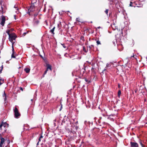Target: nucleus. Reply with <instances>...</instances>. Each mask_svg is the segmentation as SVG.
I'll list each match as a JSON object with an SVG mask.
<instances>
[{
	"label": "nucleus",
	"mask_w": 147,
	"mask_h": 147,
	"mask_svg": "<svg viewBox=\"0 0 147 147\" xmlns=\"http://www.w3.org/2000/svg\"><path fill=\"white\" fill-rule=\"evenodd\" d=\"M2 124H2L1 123V124L0 125V130H1L2 129V127H3Z\"/></svg>",
	"instance_id": "nucleus-28"
},
{
	"label": "nucleus",
	"mask_w": 147,
	"mask_h": 147,
	"mask_svg": "<svg viewBox=\"0 0 147 147\" xmlns=\"http://www.w3.org/2000/svg\"><path fill=\"white\" fill-rule=\"evenodd\" d=\"M61 107H60V108L59 109L60 111H61V109L62 108V104H61Z\"/></svg>",
	"instance_id": "nucleus-31"
},
{
	"label": "nucleus",
	"mask_w": 147,
	"mask_h": 147,
	"mask_svg": "<svg viewBox=\"0 0 147 147\" xmlns=\"http://www.w3.org/2000/svg\"><path fill=\"white\" fill-rule=\"evenodd\" d=\"M109 11L108 9H106L105 11V12L106 13V15L107 16L108 15V13Z\"/></svg>",
	"instance_id": "nucleus-18"
},
{
	"label": "nucleus",
	"mask_w": 147,
	"mask_h": 147,
	"mask_svg": "<svg viewBox=\"0 0 147 147\" xmlns=\"http://www.w3.org/2000/svg\"><path fill=\"white\" fill-rule=\"evenodd\" d=\"M2 70H1V69L0 70V73H1L2 72Z\"/></svg>",
	"instance_id": "nucleus-46"
},
{
	"label": "nucleus",
	"mask_w": 147,
	"mask_h": 147,
	"mask_svg": "<svg viewBox=\"0 0 147 147\" xmlns=\"http://www.w3.org/2000/svg\"><path fill=\"white\" fill-rule=\"evenodd\" d=\"M35 23L36 24H38V23H39V21H38V20H36V21H35Z\"/></svg>",
	"instance_id": "nucleus-32"
},
{
	"label": "nucleus",
	"mask_w": 147,
	"mask_h": 147,
	"mask_svg": "<svg viewBox=\"0 0 147 147\" xmlns=\"http://www.w3.org/2000/svg\"><path fill=\"white\" fill-rule=\"evenodd\" d=\"M83 51L85 53H87L88 51V49H87V50H86L84 46H83Z\"/></svg>",
	"instance_id": "nucleus-15"
},
{
	"label": "nucleus",
	"mask_w": 147,
	"mask_h": 147,
	"mask_svg": "<svg viewBox=\"0 0 147 147\" xmlns=\"http://www.w3.org/2000/svg\"><path fill=\"white\" fill-rule=\"evenodd\" d=\"M47 70H48V69H49L51 71V70H52L51 66L49 64H47Z\"/></svg>",
	"instance_id": "nucleus-9"
},
{
	"label": "nucleus",
	"mask_w": 147,
	"mask_h": 147,
	"mask_svg": "<svg viewBox=\"0 0 147 147\" xmlns=\"http://www.w3.org/2000/svg\"><path fill=\"white\" fill-rule=\"evenodd\" d=\"M137 90H135V92L136 93V92H137Z\"/></svg>",
	"instance_id": "nucleus-47"
},
{
	"label": "nucleus",
	"mask_w": 147,
	"mask_h": 147,
	"mask_svg": "<svg viewBox=\"0 0 147 147\" xmlns=\"http://www.w3.org/2000/svg\"><path fill=\"white\" fill-rule=\"evenodd\" d=\"M9 24H8V26H7V27H8V28H9Z\"/></svg>",
	"instance_id": "nucleus-43"
},
{
	"label": "nucleus",
	"mask_w": 147,
	"mask_h": 147,
	"mask_svg": "<svg viewBox=\"0 0 147 147\" xmlns=\"http://www.w3.org/2000/svg\"><path fill=\"white\" fill-rule=\"evenodd\" d=\"M109 1V0H108Z\"/></svg>",
	"instance_id": "nucleus-54"
},
{
	"label": "nucleus",
	"mask_w": 147,
	"mask_h": 147,
	"mask_svg": "<svg viewBox=\"0 0 147 147\" xmlns=\"http://www.w3.org/2000/svg\"><path fill=\"white\" fill-rule=\"evenodd\" d=\"M48 70H47V69H46V70L45 71L44 73L43 74V76H44V75L46 74Z\"/></svg>",
	"instance_id": "nucleus-26"
},
{
	"label": "nucleus",
	"mask_w": 147,
	"mask_h": 147,
	"mask_svg": "<svg viewBox=\"0 0 147 147\" xmlns=\"http://www.w3.org/2000/svg\"><path fill=\"white\" fill-rule=\"evenodd\" d=\"M2 137V135L1 134H0V138H1Z\"/></svg>",
	"instance_id": "nucleus-42"
},
{
	"label": "nucleus",
	"mask_w": 147,
	"mask_h": 147,
	"mask_svg": "<svg viewBox=\"0 0 147 147\" xmlns=\"http://www.w3.org/2000/svg\"><path fill=\"white\" fill-rule=\"evenodd\" d=\"M132 4L133 3L132 2H130L129 4V6L131 7H134V6L132 5Z\"/></svg>",
	"instance_id": "nucleus-25"
},
{
	"label": "nucleus",
	"mask_w": 147,
	"mask_h": 147,
	"mask_svg": "<svg viewBox=\"0 0 147 147\" xmlns=\"http://www.w3.org/2000/svg\"><path fill=\"white\" fill-rule=\"evenodd\" d=\"M142 146V147H145L144 145V144L142 146Z\"/></svg>",
	"instance_id": "nucleus-48"
},
{
	"label": "nucleus",
	"mask_w": 147,
	"mask_h": 147,
	"mask_svg": "<svg viewBox=\"0 0 147 147\" xmlns=\"http://www.w3.org/2000/svg\"><path fill=\"white\" fill-rule=\"evenodd\" d=\"M42 138V136H40V138H39V141H40V138Z\"/></svg>",
	"instance_id": "nucleus-39"
},
{
	"label": "nucleus",
	"mask_w": 147,
	"mask_h": 147,
	"mask_svg": "<svg viewBox=\"0 0 147 147\" xmlns=\"http://www.w3.org/2000/svg\"><path fill=\"white\" fill-rule=\"evenodd\" d=\"M4 81V80H2V82H1V81H0V85H1L3 83Z\"/></svg>",
	"instance_id": "nucleus-30"
},
{
	"label": "nucleus",
	"mask_w": 147,
	"mask_h": 147,
	"mask_svg": "<svg viewBox=\"0 0 147 147\" xmlns=\"http://www.w3.org/2000/svg\"><path fill=\"white\" fill-rule=\"evenodd\" d=\"M1 19L2 20L1 24L3 26H4V24L5 21V16H1Z\"/></svg>",
	"instance_id": "nucleus-4"
},
{
	"label": "nucleus",
	"mask_w": 147,
	"mask_h": 147,
	"mask_svg": "<svg viewBox=\"0 0 147 147\" xmlns=\"http://www.w3.org/2000/svg\"><path fill=\"white\" fill-rule=\"evenodd\" d=\"M142 146V147H145L144 145V144L142 146Z\"/></svg>",
	"instance_id": "nucleus-49"
},
{
	"label": "nucleus",
	"mask_w": 147,
	"mask_h": 147,
	"mask_svg": "<svg viewBox=\"0 0 147 147\" xmlns=\"http://www.w3.org/2000/svg\"><path fill=\"white\" fill-rule=\"evenodd\" d=\"M2 123L3 124V127H8L9 126V124L6 123V122H3V121L2 122Z\"/></svg>",
	"instance_id": "nucleus-7"
},
{
	"label": "nucleus",
	"mask_w": 147,
	"mask_h": 147,
	"mask_svg": "<svg viewBox=\"0 0 147 147\" xmlns=\"http://www.w3.org/2000/svg\"><path fill=\"white\" fill-rule=\"evenodd\" d=\"M28 33V32H24L23 33V34H22V36H24L26 34H27Z\"/></svg>",
	"instance_id": "nucleus-27"
},
{
	"label": "nucleus",
	"mask_w": 147,
	"mask_h": 147,
	"mask_svg": "<svg viewBox=\"0 0 147 147\" xmlns=\"http://www.w3.org/2000/svg\"><path fill=\"white\" fill-rule=\"evenodd\" d=\"M109 65V64H107L106 67H105V68L104 70H102V72H103V71H105V70H106L107 69V67H108Z\"/></svg>",
	"instance_id": "nucleus-16"
},
{
	"label": "nucleus",
	"mask_w": 147,
	"mask_h": 147,
	"mask_svg": "<svg viewBox=\"0 0 147 147\" xmlns=\"http://www.w3.org/2000/svg\"><path fill=\"white\" fill-rule=\"evenodd\" d=\"M24 70L26 73H28L30 71V69L28 68H26L24 69Z\"/></svg>",
	"instance_id": "nucleus-10"
},
{
	"label": "nucleus",
	"mask_w": 147,
	"mask_h": 147,
	"mask_svg": "<svg viewBox=\"0 0 147 147\" xmlns=\"http://www.w3.org/2000/svg\"><path fill=\"white\" fill-rule=\"evenodd\" d=\"M121 94V92L120 90H118V97H119Z\"/></svg>",
	"instance_id": "nucleus-14"
},
{
	"label": "nucleus",
	"mask_w": 147,
	"mask_h": 147,
	"mask_svg": "<svg viewBox=\"0 0 147 147\" xmlns=\"http://www.w3.org/2000/svg\"><path fill=\"white\" fill-rule=\"evenodd\" d=\"M130 144L131 147H138V144L136 142H131Z\"/></svg>",
	"instance_id": "nucleus-5"
},
{
	"label": "nucleus",
	"mask_w": 147,
	"mask_h": 147,
	"mask_svg": "<svg viewBox=\"0 0 147 147\" xmlns=\"http://www.w3.org/2000/svg\"><path fill=\"white\" fill-rule=\"evenodd\" d=\"M78 123V121H77L75 123V124H77Z\"/></svg>",
	"instance_id": "nucleus-44"
},
{
	"label": "nucleus",
	"mask_w": 147,
	"mask_h": 147,
	"mask_svg": "<svg viewBox=\"0 0 147 147\" xmlns=\"http://www.w3.org/2000/svg\"><path fill=\"white\" fill-rule=\"evenodd\" d=\"M4 34H5V35H6V34H5V33H4Z\"/></svg>",
	"instance_id": "nucleus-52"
},
{
	"label": "nucleus",
	"mask_w": 147,
	"mask_h": 147,
	"mask_svg": "<svg viewBox=\"0 0 147 147\" xmlns=\"http://www.w3.org/2000/svg\"><path fill=\"white\" fill-rule=\"evenodd\" d=\"M115 1V0H109V1H110V3L112 4Z\"/></svg>",
	"instance_id": "nucleus-17"
},
{
	"label": "nucleus",
	"mask_w": 147,
	"mask_h": 147,
	"mask_svg": "<svg viewBox=\"0 0 147 147\" xmlns=\"http://www.w3.org/2000/svg\"><path fill=\"white\" fill-rule=\"evenodd\" d=\"M38 14V12H37L34 14V16L36 17Z\"/></svg>",
	"instance_id": "nucleus-23"
},
{
	"label": "nucleus",
	"mask_w": 147,
	"mask_h": 147,
	"mask_svg": "<svg viewBox=\"0 0 147 147\" xmlns=\"http://www.w3.org/2000/svg\"><path fill=\"white\" fill-rule=\"evenodd\" d=\"M100 119H101L102 117H100Z\"/></svg>",
	"instance_id": "nucleus-51"
},
{
	"label": "nucleus",
	"mask_w": 147,
	"mask_h": 147,
	"mask_svg": "<svg viewBox=\"0 0 147 147\" xmlns=\"http://www.w3.org/2000/svg\"><path fill=\"white\" fill-rule=\"evenodd\" d=\"M55 27H54L52 29H51L50 31V32L52 33V34H55V33L54 32V31L55 30Z\"/></svg>",
	"instance_id": "nucleus-11"
},
{
	"label": "nucleus",
	"mask_w": 147,
	"mask_h": 147,
	"mask_svg": "<svg viewBox=\"0 0 147 147\" xmlns=\"http://www.w3.org/2000/svg\"><path fill=\"white\" fill-rule=\"evenodd\" d=\"M94 68L93 67H92V69H91V70H92V71L93 72H94Z\"/></svg>",
	"instance_id": "nucleus-34"
},
{
	"label": "nucleus",
	"mask_w": 147,
	"mask_h": 147,
	"mask_svg": "<svg viewBox=\"0 0 147 147\" xmlns=\"http://www.w3.org/2000/svg\"><path fill=\"white\" fill-rule=\"evenodd\" d=\"M84 79L85 80L87 83H89L90 82L86 78H84Z\"/></svg>",
	"instance_id": "nucleus-22"
},
{
	"label": "nucleus",
	"mask_w": 147,
	"mask_h": 147,
	"mask_svg": "<svg viewBox=\"0 0 147 147\" xmlns=\"http://www.w3.org/2000/svg\"><path fill=\"white\" fill-rule=\"evenodd\" d=\"M61 45L63 46V47L64 48H66V47L65 46V44H61Z\"/></svg>",
	"instance_id": "nucleus-29"
},
{
	"label": "nucleus",
	"mask_w": 147,
	"mask_h": 147,
	"mask_svg": "<svg viewBox=\"0 0 147 147\" xmlns=\"http://www.w3.org/2000/svg\"><path fill=\"white\" fill-rule=\"evenodd\" d=\"M20 90H21L22 91H23V88L21 87H20Z\"/></svg>",
	"instance_id": "nucleus-37"
},
{
	"label": "nucleus",
	"mask_w": 147,
	"mask_h": 147,
	"mask_svg": "<svg viewBox=\"0 0 147 147\" xmlns=\"http://www.w3.org/2000/svg\"><path fill=\"white\" fill-rule=\"evenodd\" d=\"M4 130L5 132L6 131V129H5Z\"/></svg>",
	"instance_id": "nucleus-50"
},
{
	"label": "nucleus",
	"mask_w": 147,
	"mask_h": 147,
	"mask_svg": "<svg viewBox=\"0 0 147 147\" xmlns=\"http://www.w3.org/2000/svg\"><path fill=\"white\" fill-rule=\"evenodd\" d=\"M140 143L141 146H142L144 144L142 143L141 141H140Z\"/></svg>",
	"instance_id": "nucleus-33"
},
{
	"label": "nucleus",
	"mask_w": 147,
	"mask_h": 147,
	"mask_svg": "<svg viewBox=\"0 0 147 147\" xmlns=\"http://www.w3.org/2000/svg\"><path fill=\"white\" fill-rule=\"evenodd\" d=\"M3 96H5V99H6V94L5 92H4V94H3Z\"/></svg>",
	"instance_id": "nucleus-24"
},
{
	"label": "nucleus",
	"mask_w": 147,
	"mask_h": 147,
	"mask_svg": "<svg viewBox=\"0 0 147 147\" xmlns=\"http://www.w3.org/2000/svg\"><path fill=\"white\" fill-rule=\"evenodd\" d=\"M12 51H13V53H12V54L11 55V57L12 58H15L16 57H15V56L14 55V49L13 48V46H12Z\"/></svg>",
	"instance_id": "nucleus-8"
},
{
	"label": "nucleus",
	"mask_w": 147,
	"mask_h": 147,
	"mask_svg": "<svg viewBox=\"0 0 147 147\" xmlns=\"http://www.w3.org/2000/svg\"><path fill=\"white\" fill-rule=\"evenodd\" d=\"M36 6L35 5L33 4H31L30 6V7L28 9V14L30 15H32V14H31V12H33L35 10Z\"/></svg>",
	"instance_id": "nucleus-3"
},
{
	"label": "nucleus",
	"mask_w": 147,
	"mask_h": 147,
	"mask_svg": "<svg viewBox=\"0 0 147 147\" xmlns=\"http://www.w3.org/2000/svg\"><path fill=\"white\" fill-rule=\"evenodd\" d=\"M89 48H90V49L93 50L94 49V46L93 45H91L89 46Z\"/></svg>",
	"instance_id": "nucleus-13"
},
{
	"label": "nucleus",
	"mask_w": 147,
	"mask_h": 147,
	"mask_svg": "<svg viewBox=\"0 0 147 147\" xmlns=\"http://www.w3.org/2000/svg\"><path fill=\"white\" fill-rule=\"evenodd\" d=\"M100 28V26H99L97 27V28L98 29Z\"/></svg>",
	"instance_id": "nucleus-45"
},
{
	"label": "nucleus",
	"mask_w": 147,
	"mask_h": 147,
	"mask_svg": "<svg viewBox=\"0 0 147 147\" xmlns=\"http://www.w3.org/2000/svg\"><path fill=\"white\" fill-rule=\"evenodd\" d=\"M118 86L119 88H120L121 86H120V85L119 84H118Z\"/></svg>",
	"instance_id": "nucleus-36"
},
{
	"label": "nucleus",
	"mask_w": 147,
	"mask_h": 147,
	"mask_svg": "<svg viewBox=\"0 0 147 147\" xmlns=\"http://www.w3.org/2000/svg\"><path fill=\"white\" fill-rule=\"evenodd\" d=\"M80 39L81 40H83V41H84V36H81V37H80Z\"/></svg>",
	"instance_id": "nucleus-20"
},
{
	"label": "nucleus",
	"mask_w": 147,
	"mask_h": 147,
	"mask_svg": "<svg viewBox=\"0 0 147 147\" xmlns=\"http://www.w3.org/2000/svg\"><path fill=\"white\" fill-rule=\"evenodd\" d=\"M1 8H2V9H3V7H1Z\"/></svg>",
	"instance_id": "nucleus-53"
},
{
	"label": "nucleus",
	"mask_w": 147,
	"mask_h": 147,
	"mask_svg": "<svg viewBox=\"0 0 147 147\" xmlns=\"http://www.w3.org/2000/svg\"><path fill=\"white\" fill-rule=\"evenodd\" d=\"M1 70H2L3 69V65H2V66L1 67Z\"/></svg>",
	"instance_id": "nucleus-38"
},
{
	"label": "nucleus",
	"mask_w": 147,
	"mask_h": 147,
	"mask_svg": "<svg viewBox=\"0 0 147 147\" xmlns=\"http://www.w3.org/2000/svg\"><path fill=\"white\" fill-rule=\"evenodd\" d=\"M14 7L17 10H18V8L17 7H16L15 6Z\"/></svg>",
	"instance_id": "nucleus-35"
},
{
	"label": "nucleus",
	"mask_w": 147,
	"mask_h": 147,
	"mask_svg": "<svg viewBox=\"0 0 147 147\" xmlns=\"http://www.w3.org/2000/svg\"><path fill=\"white\" fill-rule=\"evenodd\" d=\"M5 141V140L4 138H1V142L0 143V147H2V145L4 143Z\"/></svg>",
	"instance_id": "nucleus-6"
},
{
	"label": "nucleus",
	"mask_w": 147,
	"mask_h": 147,
	"mask_svg": "<svg viewBox=\"0 0 147 147\" xmlns=\"http://www.w3.org/2000/svg\"><path fill=\"white\" fill-rule=\"evenodd\" d=\"M10 30H7L6 31V32L9 35H9H11V34H10Z\"/></svg>",
	"instance_id": "nucleus-19"
},
{
	"label": "nucleus",
	"mask_w": 147,
	"mask_h": 147,
	"mask_svg": "<svg viewBox=\"0 0 147 147\" xmlns=\"http://www.w3.org/2000/svg\"><path fill=\"white\" fill-rule=\"evenodd\" d=\"M37 0H32L31 1V4H34L35 5L37 2Z\"/></svg>",
	"instance_id": "nucleus-12"
},
{
	"label": "nucleus",
	"mask_w": 147,
	"mask_h": 147,
	"mask_svg": "<svg viewBox=\"0 0 147 147\" xmlns=\"http://www.w3.org/2000/svg\"><path fill=\"white\" fill-rule=\"evenodd\" d=\"M96 42L97 45H99L101 44L99 40H97Z\"/></svg>",
	"instance_id": "nucleus-21"
},
{
	"label": "nucleus",
	"mask_w": 147,
	"mask_h": 147,
	"mask_svg": "<svg viewBox=\"0 0 147 147\" xmlns=\"http://www.w3.org/2000/svg\"><path fill=\"white\" fill-rule=\"evenodd\" d=\"M16 37L17 36L15 34L12 33L11 35H9V40L12 43V46H13V45L14 42H13V40H15Z\"/></svg>",
	"instance_id": "nucleus-1"
},
{
	"label": "nucleus",
	"mask_w": 147,
	"mask_h": 147,
	"mask_svg": "<svg viewBox=\"0 0 147 147\" xmlns=\"http://www.w3.org/2000/svg\"><path fill=\"white\" fill-rule=\"evenodd\" d=\"M2 80H3L2 79V78H1V77H0V81H2Z\"/></svg>",
	"instance_id": "nucleus-41"
},
{
	"label": "nucleus",
	"mask_w": 147,
	"mask_h": 147,
	"mask_svg": "<svg viewBox=\"0 0 147 147\" xmlns=\"http://www.w3.org/2000/svg\"><path fill=\"white\" fill-rule=\"evenodd\" d=\"M13 112H14V115L16 118H18L21 115V114L19 111L18 109L16 107L13 109Z\"/></svg>",
	"instance_id": "nucleus-2"
},
{
	"label": "nucleus",
	"mask_w": 147,
	"mask_h": 147,
	"mask_svg": "<svg viewBox=\"0 0 147 147\" xmlns=\"http://www.w3.org/2000/svg\"><path fill=\"white\" fill-rule=\"evenodd\" d=\"M40 56L42 58H43V57L42 55H40Z\"/></svg>",
	"instance_id": "nucleus-40"
}]
</instances>
